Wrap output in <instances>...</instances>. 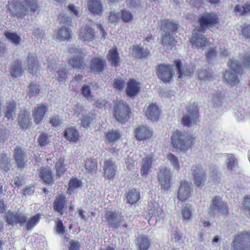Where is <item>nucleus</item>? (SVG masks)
I'll return each mask as SVG.
<instances>
[{
	"mask_svg": "<svg viewBox=\"0 0 250 250\" xmlns=\"http://www.w3.org/2000/svg\"><path fill=\"white\" fill-rule=\"evenodd\" d=\"M197 23V26L192 32L190 42L193 48L204 49L206 47L210 46L211 43L203 33L207 29L218 28L220 19L216 13L208 12L199 15Z\"/></svg>",
	"mask_w": 250,
	"mask_h": 250,
	"instance_id": "nucleus-1",
	"label": "nucleus"
},
{
	"mask_svg": "<svg viewBox=\"0 0 250 250\" xmlns=\"http://www.w3.org/2000/svg\"><path fill=\"white\" fill-rule=\"evenodd\" d=\"M195 140L192 135H187L178 129L173 131L170 138L172 147L178 152H186L194 144Z\"/></svg>",
	"mask_w": 250,
	"mask_h": 250,
	"instance_id": "nucleus-2",
	"label": "nucleus"
},
{
	"mask_svg": "<svg viewBox=\"0 0 250 250\" xmlns=\"http://www.w3.org/2000/svg\"><path fill=\"white\" fill-rule=\"evenodd\" d=\"M25 6L22 2L14 1L9 5V10L13 17L22 19L28 12H35L39 9L37 0H23Z\"/></svg>",
	"mask_w": 250,
	"mask_h": 250,
	"instance_id": "nucleus-3",
	"label": "nucleus"
},
{
	"mask_svg": "<svg viewBox=\"0 0 250 250\" xmlns=\"http://www.w3.org/2000/svg\"><path fill=\"white\" fill-rule=\"evenodd\" d=\"M160 22L161 29L166 32L163 36L162 44L167 50H171L175 46L177 41L171 35L177 32L178 23L169 19L162 20Z\"/></svg>",
	"mask_w": 250,
	"mask_h": 250,
	"instance_id": "nucleus-4",
	"label": "nucleus"
},
{
	"mask_svg": "<svg viewBox=\"0 0 250 250\" xmlns=\"http://www.w3.org/2000/svg\"><path fill=\"white\" fill-rule=\"evenodd\" d=\"M229 69L224 74L226 82L231 86L238 85L244 73V70L240 62L237 60L230 59L228 62Z\"/></svg>",
	"mask_w": 250,
	"mask_h": 250,
	"instance_id": "nucleus-5",
	"label": "nucleus"
},
{
	"mask_svg": "<svg viewBox=\"0 0 250 250\" xmlns=\"http://www.w3.org/2000/svg\"><path fill=\"white\" fill-rule=\"evenodd\" d=\"M60 24L61 26L58 29L56 34L57 39L62 41H70L72 39L71 33L72 31L70 29L69 27L71 26L72 20L70 18L66 16L63 13H61L59 16Z\"/></svg>",
	"mask_w": 250,
	"mask_h": 250,
	"instance_id": "nucleus-6",
	"label": "nucleus"
},
{
	"mask_svg": "<svg viewBox=\"0 0 250 250\" xmlns=\"http://www.w3.org/2000/svg\"><path fill=\"white\" fill-rule=\"evenodd\" d=\"M113 115L119 122L125 123L130 119L131 112L128 105L120 100L114 102Z\"/></svg>",
	"mask_w": 250,
	"mask_h": 250,
	"instance_id": "nucleus-7",
	"label": "nucleus"
},
{
	"mask_svg": "<svg viewBox=\"0 0 250 250\" xmlns=\"http://www.w3.org/2000/svg\"><path fill=\"white\" fill-rule=\"evenodd\" d=\"M186 109L187 113L183 115L181 124L183 126L190 127L200 121L199 107L195 103H193L191 105L187 106Z\"/></svg>",
	"mask_w": 250,
	"mask_h": 250,
	"instance_id": "nucleus-8",
	"label": "nucleus"
},
{
	"mask_svg": "<svg viewBox=\"0 0 250 250\" xmlns=\"http://www.w3.org/2000/svg\"><path fill=\"white\" fill-rule=\"evenodd\" d=\"M231 247L232 250H250V232L244 230L236 234Z\"/></svg>",
	"mask_w": 250,
	"mask_h": 250,
	"instance_id": "nucleus-9",
	"label": "nucleus"
},
{
	"mask_svg": "<svg viewBox=\"0 0 250 250\" xmlns=\"http://www.w3.org/2000/svg\"><path fill=\"white\" fill-rule=\"evenodd\" d=\"M158 78L164 83H169L173 80L175 75L173 65L164 63L159 64L156 68Z\"/></svg>",
	"mask_w": 250,
	"mask_h": 250,
	"instance_id": "nucleus-10",
	"label": "nucleus"
},
{
	"mask_svg": "<svg viewBox=\"0 0 250 250\" xmlns=\"http://www.w3.org/2000/svg\"><path fill=\"white\" fill-rule=\"evenodd\" d=\"M48 112V106L47 104H38L32 110V116L35 124L37 125L42 123Z\"/></svg>",
	"mask_w": 250,
	"mask_h": 250,
	"instance_id": "nucleus-11",
	"label": "nucleus"
},
{
	"mask_svg": "<svg viewBox=\"0 0 250 250\" xmlns=\"http://www.w3.org/2000/svg\"><path fill=\"white\" fill-rule=\"evenodd\" d=\"M55 212L60 215H63L67 209V200L66 196L63 194H59L55 198L52 205Z\"/></svg>",
	"mask_w": 250,
	"mask_h": 250,
	"instance_id": "nucleus-12",
	"label": "nucleus"
},
{
	"mask_svg": "<svg viewBox=\"0 0 250 250\" xmlns=\"http://www.w3.org/2000/svg\"><path fill=\"white\" fill-rule=\"evenodd\" d=\"M210 210H217L225 217L228 216L229 212L227 203L223 201L222 198L218 196H214L211 201Z\"/></svg>",
	"mask_w": 250,
	"mask_h": 250,
	"instance_id": "nucleus-13",
	"label": "nucleus"
},
{
	"mask_svg": "<svg viewBox=\"0 0 250 250\" xmlns=\"http://www.w3.org/2000/svg\"><path fill=\"white\" fill-rule=\"evenodd\" d=\"M95 33L91 24H85L79 29V38L85 42H92L95 39Z\"/></svg>",
	"mask_w": 250,
	"mask_h": 250,
	"instance_id": "nucleus-14",
	"label": "nucleus"
},
{
	"mask_svg": "<svg viewBox=\"0 0 250 250\" xmlns=\"http://www.w3.org/2000/svg\"><path fill=\"white\" fill-rule=\"evenodd\" d=\"M154 154L151 153L142 158L140 163V173L143 177H146L152 170Z\"/></svg>",
	"mask_w": 250,
	"mask_h": 250,
	"instance_id": "nucleus-15",
	"label": "nucleus"
},
{
	"mask_svg": "<svg viewBox=\"0 0 250 250\" xmlns=\"http://www.w3.org/2000/svg\"><path fill=\"white\" fill-rule=\"evenodd\" d=\"M192 193L190 184L186 181H182L178 191V199L182 202H185L191 197Z\"/></svg>",
	"mask_w": 250,
	"mask_h": 250,
	"instance_id": "nucleus-16",
	"label": "nucleus"
},
{
	"mask_svg": "<svg viewBox=\"0 0 250 250\" xmlns=\"http://www.w3.org/2000/svg\"><path fill=\"white\" fill-rule=\"evenodd\" d=\"M105 60L102 56L94 57L91 60L89 68L91 72L100 74L106 68Z\"/></svg>",
	"mask_w": 250,
	"mask_h": 250,
	"instance_id": "nucleus-17",
	"label": "nucleus"
},
{
	"mask_svg": "<svg viewBox=\"0 0 250 250\" xmlns=\"http://www.w3.org/2000/svg\"><path fill=\"white\" fill-rule=\"evenodd\" d=\"M105 221L108 223L109 228L118 229L121 225L123 216L113 211H108L105 214Z\"/></svg>",
	"mask_w": 250,
	"mask_h": 250,
	"instance_id": "nucleus-18",
	"label": "nucleus"
},
{
	"mask_svg": "<svg viewBox=\"0 0 250 250\" xmlns=\"http://www.w3.org/2000/svg\"><path fill=\"white\" fill-rule=\"evenodd\" d=\"M174 62L176 66L178 78L179 79L184 77H190L195 71L194 66H183L181 61L179 59L175 60Z\"/></svg>",
	"mask_w": 250,
	"mask_h": 250,
	"instance_id": "nucleus-19",
	"label": "nucleus"
},
{
	"mask_svg": "<svg viewBox=\"0 0 250 250\" xmlns=\"http://www.w3.org/2000/svg\"><path fill=\"white\" fill-rule=\"evenodd\" d=\"M192 170L195 185L199 188H203L207 180L205 172L202 170L200 166H193Z\"/></svg>",
	"mask_w": 250,
	"mask_h": 250,
	"instance_id": "nucleus-20",
	"label": "nucleus"
},
{
	"mask_svg": "<svg viewBox=\"0 0 250 250\" xmlns=\"http://www.w3.org/2000/svg\"><path fill=\"white\" fill-rule=\"evenodd\" d=\"M141 83L136 80L130 78L126 83L125 93L129 97H133L139 94L141 91Z\"/></svg>",
	"mask_w": 250,
	"mask_h": 250,
	"instance_id": "nucleus-21",
	"label": "nucleus"
},
{
	"mask_svg": "<svg viewBox=\"0 0 250 250\" xmlns=\"http://www.w3.org/2000/svg\"><path fill=\"white\" fill-rule=\"evenodd\" d=\"M117 167L111 159L106 160L104 163L103 175L107 179L113 180L116 174Z\"/></svg>",
	"mask_w": 250,
	"mask_h": 250,
	"instance_id": "nucleus-22",
	"label": "nucleus"
},
{
	"mask_svg": "<svg viewBox=\"0 0 250 250\" xmlns=\"http://www.w3.org/2000/svg\"><path fill=\"white\" fill-rule=\"evenodd\" d=\"M14 158L18 168H23L28 162L25 153L21 147L16 146L14 150Z\"/></svg>",
	"mask_w": 250,
	"mask_h": 250,
	"instance_id": "nucleus-23",
	"label": "nucleus"
},
{
	"mask_svg": "<svg viewBox=\"0 0 250 250\" xmlns=\"http://www.w3.org/2000/svg\"><path fill=\"white\" fill-rule=\"evenodd\" d=\"M171 175L170 171L167 168L160 169L158 179L165 189H168L171 187Z\"/></svg>",
	"mask_w": 250,
	"mask_h": 250,
	"instance_id": "nucleus-24",
	"label": "nucleus"
},
{
	"mask_svg": "<svg viewBox=\"0 0 250 250\" xmlns=\"http://www.w3.org/2000/svg\"><path fill=\"white\" fill-rule=\"evenodd\" d=\"M136 139L141 141L150 139L153 135V131L149 127L142 125L136 128L134 131Z\"/></svg>",
	"mask_w": 250,
	"mask_h": 250,
	"instance_id": "nucleus-25",
	"label": "nucleus"
},
{
	"mask_svg": "<svg viewBox=\"0 0 250 250\" xmlns=\"http://www.w3.org/2000/svg\"><path fill=\"white\" fill-rule=\"evenodd\" d=\"M27 66L30 73L37 76L40 74L41 66L36 55L29 54L27 57Z\"/></svg>",
	"mask_w": 250,
	"mask_h": 250,
	"instance_id": "nucleus-26",
	"label": "nucleus"
},
{
	"mask_svg": "<svg viewBox=\"0 0 250 250\" xmlns=\"http://www.w3.org/2000/svg\"><path fill=\"white\" fill-rule=\"evenodd\" d=\"M39 177L45 183L51 185L54 183V174L51 169L48 167H42L39 170Z\"/></svg>",
	"mask_w": 250,
	"mask_h": 250,
	"instance_id": "nucleus-27",
	"label": "nucleus"
},
{
	"mask_svg": "<svg viewBox=\"0 0 250 250\" xmlns=\"http://www.w3.org/2000/svg\"><path fill=\"white\" fill-rule=\"evenodd\" d=\"M64 138L70 143H76L79 140L80 135L78 130L75 126L67 127L63 132Z\"/></svg>",
	"mask_w": 250,
	"mask_h": 250,
	"instance_id": "nucleus-28",
	"label": "nucleus"
},
{
	"mask_svg": "<svg viewBox=\"0 0 250 250\" xmlns=\"http://www.w3.org/2000/svg\"><path fill=\"white\" fill-rule=\"evenodd\" d=\"M84 54L79 53V55L73 56L69 61V64L71 66L77 69H83L86 67V63L84 61Z\"/></svg>",
	"mask_w": 250,
	"mask_h": 250,
	"instance_id": "nucleus-29",
	"label": "nucleus"
},
{
	"mask_svg": "<svg viewBox=\"0 0 250 250\" xmlns=\"http://www.w3.org/2000/svg\"><path fill=\"white\" fill-rule=\"evenodd\" d=\"M161 110L155 103H151L147 107L145 114L147 118L151 121H157L159 118Z\"/></svg>",
	"mask_w": 250,
	"mask_h": 250,
	"instance_id": "nucleus-30",
	"label": "nucleus"
},
{
	"mask_svg": "<svg viewBox=\"0 0 250 250\" xmlns=\"http://www.w3.org/2000/svg\"><path fill=\"white\" fill-rule=\"evenodd\" d=\"M88 10L94 15H101L103 13L101 0H88Z\"/></svg>",
	"mask_w": 250,
	"mask_h": 250,
	"instance_id": "nucleus-31",
	"label": "nucleus"
},
{
	"mask_svg": "<svg viewBox=\"0 0 250 250\" xmlns=\"http://www.w3.org/2000/svg\"><path fill=\"white\" fill-rule=\"evenodd\" d=\"M107 58L112 66L117 67L120 65L121 58L117 47L113 46L108 50Z\"/></svg>",
	"mask_w": 250,
	"mask_h": 250,
	"instance_id": "nucleus-32",
	"label": "nucleus"
},
{
	"mask_svg": "<svg viewBox=\"0 0 250 250\" xmlns=\"http://www.w3.org/2000/svg\"><path fill=\"white\" fill-rule=\"evenodd\" d=\"M18 123L23 129H27L31 125V122L29 114L27 110H23L21 111L18 116Z\"/></svg>",
	"mask_w": 250,
	"mask_h": 250,
	"instance_id": "nucleus-33",
	"label": "nucleus"
},
{
	"mask_svg": "<svg viewBox=\"0 0 250 250\" xmlns=\"http://www.w3.org/2000/svg\"><path fill=\"white\" fill-rule=\"evenodd\" d=\"M104 142L106 144L114 145L121 138V134L117 130L111 129L105 133Z\"/></svg>",
	"mask_w": 250,
	"mask_h": 250,
	"instance_id": "nucleus-34",
	"label": "nucleus"
},
{
	"mask_svg": "<svg viewBox=\"0 0 250 250\" xmlns=\"http://www.w3.org/2000/svg\"><path fill=\"white\" fill-rule=\"evenodd\" d=\"M26 218L24 215L19 214L9 213L7 215V223L11 225L17 224H23L26 223Z\"/></svg>",
	"mask_w": 250,
	"mask_h": 250,
	"instance_id": "nucleus-35",
	"label": "nucleus"
},
{
	"mask_svg": "<svg viewBox=\"0 0 250 250\" xmlns=\"http://www.w3.org/2000/svg\"><path fill=\"white\" fill-rule=\"evenodd\" d=\"M198 77L199 80L207 83L213 80L211 70L209 68H201L197 71Z\"/></svg>",
	"mask_w": 250,
	"mask_h": 250,
	"instance_id": "nucleus-36",
	"label": "nucleus"
},
{
	"mask_svg": "<svg viewBox=\"0 0 250 250\" xmlns=\"http://www.w3.org/2000/svg\"><path fill=\"white\" fill-rule=\"evenodd\" d=\"M82 181L76 177L73 176L70 179L68 183L67 192L71 194L75 192L77 188H82Z\"/></svg>",
	"mask_w": 250,
	"mask_h": 250,
	"instance_id": "nucleus-37",
	"label": "nucleus"
},
{
	"mask_svg": "<svg viewBox=\"0 0 250 250\" xmlns=\"http://www.w3.org/2000/svg\"><path fill=\"white\" fill-rule=\"evenodd\" d=\"M136 245L140 250H147L151 246V239L146 235H141L136 238Z\"/></svg>",
	"mask_w": 250,
	"mask_h": 250,
	"instance_id": "nucleus-38",
	"label": "nucleus"
},
{
	"mask_svg": "<svg viewBox=\"0 0 250 250\" xmlns=\"http://www.w3.org/2000/svg\"><path fill=\"white\" fill-rule=\"evenodd\" d=\"M191 205L183 206L181 210V215L184 223H188L193 218V215Z\"/></svg>",
	"mask_w": 250,
	"mask_h": 250,
	"instance_id": "nucleus-39",
	"label": "nucleus"
},
{
	"mask_svg": "<svg viewBox=\"0 0 250 250\" xmlns=\"http://www.w3.org/2000/svg\"><path fill=\"white\" fill-rule=\"evenodd\" d=\"M141 197V193L136 188H132L129 189L126 195L127 203L133 205L137 203Z\"/></svg>",
	"mask_w": 250,
	"mask_h": 250,
	"instance_id": "nucleus-40",
	"label": "nucleus"
},
{
	"mask_svg": "<svg viewBox=\"0 0 250 250\" xmlns=\"http://www.w3.org/2000/svg\"><path fill=\"white\" fill-rule=\"evenodd\" d=\"M16 110V103L14 101H10L5 106L4 113L8 120H13Z\"/></svg>",
	"mask_w": 250,
	"mask_h": 250,
	"instance_id": "nucleus-41",
	"label": "nucleus"
},
{
	"mask_svg": "<svg viewBox=\"0 0 250 250\" xmlns=\"http://www.w3.org/2000/svg\"><path fill=\"white\" fill-rule=\"evenodd\" d=\"M10 74L13 77H18L22 75V70L21 67V62L19 60H17L11 66Z\"/></svg>",
	"mask_w": 250,
	"mask_h": 250,
	"instance_id": "nucleus-42",
	"label": "nucleus"
},
{
	"mask_svg": "<svg viewBox=\"0 0 250 250\" xmlns=\"http://www.w3.org/2000/svg\"><path fill=\"white\" fill-rule=\"evenodd\" d=\"M132 51L140 59L146 58L150 54L147 48L145 49L139 45H133Z\"/></svg>",
	"mask_w": 250,
	"mask_h": 250,
	"instance_id": "nucleus-43",
	"label": "nucleus"
},
{
	"mask_svg": "<svg viewBox=\"0 0 250 250\" xmlns=\"http://www.w3.org/2000/svg\"><path fill=\"white\" fill-rule=\"evenodd\" d=\"M40 85L34 82H30L28 86L27 94L30 97L37 96L41 92Z\"/></svg>",
	"mask_w": 250,
	"mask_h": 250,
	"instance_id": "nucleus-44",
	"label": "nucleus"
},
{
	"mask_svg": "<svg viewBox=\"0 0 250 250\" xmlns=\"http://www.w3.org/2000/svg\"><path fill=\"white\" fill-rule=\"evenodd\" d=\"M4 35L8 40L15 45H18L21 41V39L20 36L16 32H11L6 31Z\"/></svg>",
	"mask_w": 250,
	"mask_h": 250,
	"instance_id": "nucleus-45",
	"label": "nucleus"
},
{
	"mask_svg": "<svg viewBox=\"0 0 250 250\" xmlns=\"http://www.w3.org/2000/svg\"><path fill=\"white\" fill-rule=\"evenodd\" d=\"M64 162L65 159L64 158H60L55 164L56 172L59 177L63 175L67 170Z\"/></svg>",
	"mask_w": 250,
	"mask_h": 250,
	"instance_id": "nucleus-46",
	"label": "nucleus"
},
{
	"mask_svg": "<svg viewBox=\"0 0 250 250\" xmlns=\"http://www.w3.org/2000/svg\"><path fill=\"white\" fill-rule=\"evenodd\" d=\"M234 12L241 16L250 13V4L245 3L242 6L237 4L234 7Z\"/></svg>",
	"mask_w": 250,
	"mask_h": 250,
	"instance_id": "nucleus-47",
	"label": "nucleus"
},
{
	"mask_svg": "<svg viewBox=\"0 0 250 250\" xmlns=\"http://www.w3.org/2000/svg\"><path fill=\"white\" fill-rule=\"evenodd\" d=\"M0 167L5 171H7L10 169V160L6 153H2L0 154Z\"/></svg>",
	"mask_w": 250,
	"mask_h": 250,
	"instance_id": "nucleus-48",
	"label": "nucleus"
},
{
	"mask_svg": "<svg viewBox=\"0 0 250 250\" xmlns=\"http://www.w3.org/2000/svg\"><path fill=\"white\" fill-rule=\"evenodd\" d=\"M121 19L124 23H128L133 20V14L126 9H123L120 12Z\"/></svg>",
	"mask_w": 250,
	"mask_h": 250,
	"instance_id": "nucleus-49",
	"label": "nucleus"
},
{
	"mask_svg": "<svg viewBox=\"0 0 250 250\" xmlns=\"http://www.w3.org/2000/svg\"><path fill=\"white\" fill-rule=\"evenodd\" d=\"M50 137L47 133L42 132L40 134L38 138L39 145L41 147H43L48 145L49 142V137Z\"/></svg>",
	"mask_w": 250,
	"mask_h": 250,
	"instance_id": "nucleus-50",
	"label": "nucleus"
},
{
	"mask_svg": "<svg viewBox=\"0 0 250 250\" xmlns=\"http://www.w3.org/2000/svg\"><path fill=\"white\" fill-rule=\"evenodd\" d=\"M85 167L87 172L93 173L97 168V163L92 159H87L85 162Z\"/></svg>",
	"mask_w": 250,
	"mask_h": 250,
	"instance_id": "nucleus-51",
	"label": "nucleus"
},
{
	"mask_svg": "<svg viewBox=\"0 0 250 250\" xmlns=\"http://www.w3.org/2000/svg\"><path fill=\"white\" fill-rule=\"evenodd\" d=\"M40 215L39 214H37L36 215L33 216L30 219L26 221V228L27 229H30L34 227L40 221Z\"/></svg>",
	"mask_w": 250,
	"mask_h": 250,
	"instance_id": "nucleus-52",
	"label": "nucleus"
},
{
	"mask_svg": "<svg viewBox=\"0 0 250 250\" xmlns=\"http://www.w3.org/2000/svg\"><path fill=\"white\" fill-rule=\"evenodd\" d=\"M120 20L121 19L120 12H111L108 17V22L114 25L118 24Z\"/></svg>",
	"mask_w": 250,
	"mask_h": 250,
	"instance_id": "nucleus-53",
	"label": "nucleus"
},
{
	"mask_svg": "<svg viewBox=\"0 0 250 250\" xmlns=\"http://www.w3.org/2000/svg\"><path fill=\"white\" fill-rule=\"evenodd\" d=\"M167 159L171 162L174 168L177 170L180 169V165L179 164L178 158L172 153H169L167 156Z\"/></svg>",
	"mask_w": 250,
	"mask_h": 250,
	"instance_id": "nucleus-54",
	"label": "nucleus"
},
{
	"mask_svg": "<svg viewBox=\"0 0 250 250\" xmlns=\"http://www.w3.org/2000/svg\"><path fill=\"white\" fill-rule=\"evenodd\" d=\"M217 54L216 46L210 47L206 52V56L209 61L215 57Z\"/></svg>",
	"mask_w": 250,
	"mask_h": 250,
	"instance_id": "nucleus-55",
	"label": "nucleus"
},
{
	"mask_svg": "<svg viewBox=\"0 0 250 250\" xmlns=\"http://www.w3.org/2000/svg\"><path fill=\"white\" fill-rule=\"evenodd\" d=\"M81 93L85 98H90L91 97V91L90 86L87 84H83L81 88Z\"/></svg>",
	"mask_w": 250,
	"mask_h": 250,
	"instance_id": "nucleus-56",
	"label": "nucleus"
},
{
	"mask_svg": "<svg viewBox=\"0 0 250 250\" xmlns=\"http://www.w3.org/2000/svg\"><path fill=\"white\" fill-rule=\"evenodd\" d=\"M57 78L58 81L60 82H65L67 79V72L66 70L63 68L59 70L57 72Z\"/></svg>",
	"mask_w": 250,
	"mask_h": 250,
	"instance_id": "nucleus-57",
	"label": "nucleus"
},
{
	"mask_svg": "<svg viewBox=\"0 0 250 250\" xmlns=\"http://www.w3.org/2000/svg\"><path fill=\"white\" fill-rule=\"evenodd\" d=\"M50 123L52 126L58 127L62 123V120L60 119L59 116H53L50 118Z\"/></svg>",
	"mask_w": 250,
	"mask_h": 250,
	"instance_id": "nucleus-58",
	"label": "nucleus"
},
{
	"mask_svg": "<svg viewBox=\"0 0 250 250\" xmlns=\"http://www.w3.org/2000/svg\"><path fill=\"white\" fill-rule=\"evenodd\" d=\"M241 28L242 35L246 38L250 39V24L244 23Z\"/></svg>",
	"mask_w": 250,
	"mask_h": 250,
	"instance_id": "nucleus-59",
	"label": "nucleus"
},
{
	"mask_svg": "<svg viewBox=\"0 0 250 250\" xmlns=\"http://www.w3.org/2000/svg\"><path fill=\"white\" fill-rule=\"evenodd\" d=\"M113 87L121 91L123 89L125 86V82L123 80L116 79L113 84Z\"/></svg>",
	"mask_w": 250,
	"mask_h": 250,
	"instance_id": "nucleus-60",
	"label": "nucleus"
},
{
	"mask_svg": "<svg viewBox=\"0 0 250 250\" xmlns=\"http://www.w3.org/2000/svg\"><path fill=\"white\" fill-rule=\"evenodd\" d=\"M56 231L58 233L63 234L65 232V227L63 226L62 222L59 220L57 222Z\"/></svg>",
	"mask_w": 250,
	"mask_h": 250,
	"instance_id": "nucleus-61",
	"label": "nucleus"
},
{
	"mask_svg": "<svg viewBox=\"0 0 250 250\" xmlns=\"http://www.w3.org/2000/svg\"><path fill=\"white\" fill-rule=\"evenodd\" d=\"M80 244L78 242H76L73 240H71L69 242V250H79Z\"/></svg>",
	"mask_w": 250,
	"mask_h": 250,
	"instance_id": "nucleus-62",
	"label": "nucleus"
},
{
	"mask_svg": "<svg viewBox=\"0 0 250 250\" xmlns=\"http://www.w3.org/2000/svg\"><path fill=\"white\" fill-rule=\"evenodd\" d=\"M92 120V118H91L90 116H86L82 120L83 126L85 128H87Z\"/></svg>",
	"mask_w": 250,
	"mask_h": 250,
	"instance_id": "nucleus-63",
	"label": "nucleus"
},
{
	"mask_svg": "<svg viewBox=\"0 0 250 250\" xmlns=\"http://www.w3.org/2000/svg\"><path fill=\"white\" fill-rule=\"evenodd\" d=\"M242 61L245 67L250 68V55H246L243 56Z\"/></svg>",
	"mask_w": 250,
	"mask_h": 250,
	"instance_id": "nucleus-64",
	"label": "nucleus"
}]
</instances>
